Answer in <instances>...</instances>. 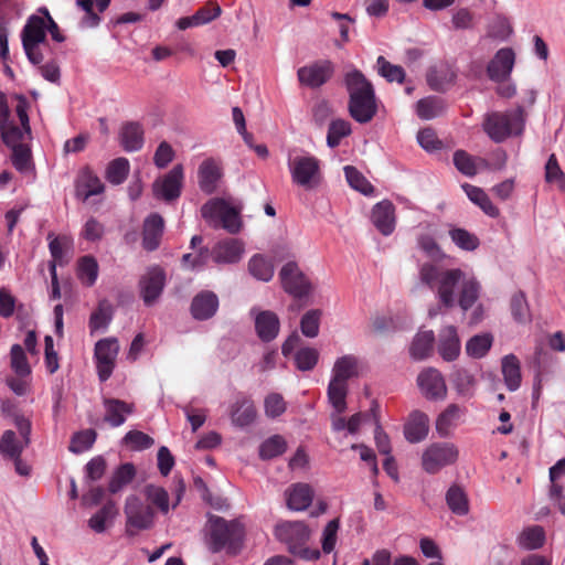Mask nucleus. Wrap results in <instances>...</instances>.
<instances>
[{"mask_svg":"<svg viewBox=\"0 0 565 565\" xmlns=\"http://www.w3.org/2000/svg\"><path fill=\"white\" fill-rule=\"evenodd\" d=\"M419 279L436 292L438 299L437 306L428 311L430 318L443 310L452 309L456 305L466 312L473 307L481 294L480 281L460 268L443 269L436 264L424 263L419 268Z\"/></svg>","mask_w":565,"mask_h":565,"instance_id":"1","label":"nucleus"},{"mask_svg":"<svg viewBox=\"0 0 565 565\" xmlns=\"http://www.w3.org/2000/svg\"><path fill=\"white\" fill-rule=\"evenodd\" d=\"M204 531L206 546L212 553L225 551L227 555L236 556L244 547L246 531L238 519L209 514Z\"/></svg>","mask_w":565,"mask_h":565,"instance_id":"2","label":"nucleus"},{"mask_svg":"<svg viewBox=\"0 0 565 565\" xmlns=\"http://www.w3.org/2000/svg\"><path fill=\"white\" fill-rule=\"evenodd\" d=\"M344 85L349 94L350 116L359 124L370 122L377 114V100L373 84L359 70L348 72Z\"/></svg>","mask_w":565,"mask_h":565,"instance_id":"3","label":"nucleus"},{"mask_svg":"<svg viewBox=\"0 0 565 565\" xmlns=\"http://www.w3.org/2000/svg\"><path fill=\"white\" fill-rule=\"evenodd\" d=\"M525 120V110L518 106L510 111H491L484 116L482 128L494 142H502L513 134L522 132Z\"/></svg>","mask_w":565,"mask_h":565,"instance_id":"4","label":"nucleus"},{"mask_svg":"<svg viewBox=\"0 0 565 565\" xmlns=\"http://www.w3.org/2000/svg\"><path fill=\"white\" fill-rule=\"evenodd\" d=\"M124 513L125 531L128 536H136L139 532L150 530L154 525L153 508L135 494L126 498Z\"/></svg>","mask_w":565,"mask_h":565,"instance_id":"5","label":"nucleus"},{"mask_svg":"<svg viewBox=\"0 0 565 565\" xmlns=\"http://www.w3.org/2000/svg\"><path fill=\"white\" fill-rule=\"evenodd\" d=\"M459 456L458 448L451 443H433L422 455V467L430 475L439 472L444 467L454 465Z\"/></svg>","mask_w":565,"mask_h":565,"instance_id":"6","label":"nucleus"},{"mask_svg":"<svg viewBox=\"0 0 565 565\" xmlns=\"http://www.w3.org/2000/svg\"><path fill=\"white\" fill-rule=\"evenodd\" d=\"M294 183L306 189L313 188L320 180V161L313 156H297L288 160Z\"/></svg>","mask_w":565,"mask_h":565,"instance_id":"7","label":"nucleus"},{"mask_svg":"<svg viewBox=\"0 0 565 565\" xmlns=\"http://www.w3.org/2000/svg\"><path fill=\"white\" fill-rule=\"evenodd\" d=\"M201 213L205 220H221L222 227L231 234L238 233L242 227L238 211L222 199L206 202L202 206Z\"/></svg>","mask_w":565,"mask_h":565,"instance_id":"8","label":"nucleus"},{"mask_svg":"<svg viewBox=\"0 0 565 565\" xmlns=\"http://www.w3.org/2000/svg\"><path fill=\"white\" fill-rule=\"evenodd\" d=\"M184 181L182 164H175L168 173L154 180L152 192L154 198L172 202L180 198Z\"/></svg>","mask_w":565,"mask_h":565,"instance_id":"9","label":"nucleus"},{"mask_svg":"<svg viewBox=\"0 0 565 565\" xmlns=\"http://www.w3.org/2000/svg\"><path fill=\"white\" fill-rule=\"evenodd\" d=\"M14 424L23 441L18 440L13 430H6L0 439V452L10 459L21 457L23 449L30 444L31 422L23 416H17Z\"/></svg>","mask_w":565,"mask_h":565,"instance_id":"10","label":"nucleus"},{"mask_svg":"<svg viewBox=\"0 0 565 565\" xmlns=\"http://www.w3.org/2000/svg\"><path fill=\"white\" fill-rule=\"evenodd\" d=\"M275 534L280 542L287 544L290 553L300 555L306 552L305 545L310 532L303 522L280 523L276 526Z\"/></svg>","mask_w":565,"mask_h":565,"instance_id":"11","label":"nucleus"},{"mask_svg":"<svg viewBox=\"0 0 565 565\" xmlns=\"http://www.w3.org/2000/svg\"><path fill=\"white\" fill-rule=\"evenodd\" d=\"M279 279L284 290L295 298L306 297L311 291L309 279L296 262H288L281 267Z\"/></svg>","mask_w":565,"mask_h":565,"instance_id":"12","label":"nucleus"},{"mask_svg":"<svg viewBox=\"0 0 565 565\" xmlns=\"http://www.w3.org/2000/svg\"><path fill=\"white\" fill-rule=\"evenodd\" d=\"M119 352V344L116 338H105L95 344V360L98 377L102 382L107 381L115 369V362Z\"/></svg>","mask_w":565,"mask_h":565,"instance_id":"13","label":"nucleus"},{"mask_svg":"<svg viewBox=\"0 0 565 565\" xmlns=\"http://www.w3.org/2000/svg\"><path fill=\"white\" fill-rule=\"evenodd\" d=\"M166 286V273L159 266H152L140 277L139 292L147 307L153 306Z\"/></svg>","mask_w":565,"mask_h":565,"instance_id":"14","label":"nucleus"},{"mask_svg":"<svg viewBox=\"0 0 565 565\" xmlns=\"http://www.w3.org/2000/svg\"><path fill=\"white\" fill-rule=\"evenodd\" d=\"M334 73V65L329 60H320L305 65L297 71L298 81L309 88H319L324 85Z\"/></svg>","mask_w":565,"mask_h":565,"instance_id":"15","label":"nucleus"},{"mask_svg":"<svg viewBox=\"0 0 565 565\" xmlns=\"http://www.w3.org/2000/svg\"><path fill=\"white\" fill-rule=\"evenodd\" d=\"M515 54L512 49H500L487 66L489 78L497 83L507 81L513 70Z\"/></svg>","mask_w":565,"mask_h":565,"instance_id":"16","label":"nucleus"},{"mask_svg":"<svg viewBox=\"0 0 565 565\" xmlns=\"http://www.w3.org/2000/svg\"><path fill=\"white\" fill-rule=\"evenodd\" d=\"M418 386L428 399H444L447 395V386L441 373L429 367L419 373L417 377Z\"/></svg>","mask_w":565,"mask_h":565,"instance_id":"17","label":"nucleus"},{"mask_svg":"<svg viewBox=\"0 0 565 565\" xmlns=\"http://www.w3.org/2000/svg\"><path fill=\"white\" fill-rule=\"evenodd\" d=\"M218 306L216 294L211 290H202L193 297L190 311L195 320L204 321L215 316Z\"/></svg>","mask_w":565,"mask_h":565,"instance_id":"18","label":"nucleus"},{"mask_svg":"<svg viewBox=\"0 0 565 565\" xmlns=\"http://www.w3.org/2000/svg\"><path fill=\"white\" fill-rule=\"evenodd\" d=\"M244 253V245L236 238H226L217 242L212 250L211 258L216 264H234L239 262Z\"/></svg>","mask_w":565,"mask_h":565,"instance_id":"19","label":"nucleus"},{"mask_svg":"<svg viewBox=\"0 0 565 565\" xmlns=\"http://www.w3.org/2000/svg\"><path fill=\"white\" fill-rule=\"evenodd\" d=\"M105 409L104 422L111 427H119L126 422V417L135 412V405L125 401L105 397L103 399Z\"/></svg>","mask_w":565,"mask_h":565,"instance_id":"20","label":"nucleus"},{"mask_svg":"<svg viewBox=\"0 0 565 565\" xmlns=\"http://www.w3.org/2000/svg\"><path fill=\"white\" fill-rule=\"evenodd\" d=\"M164 221L158 213L150 214L143 222L142 247L148 252L156 250L161 243Z\"/></svg>","mask_w":565,"mask_h":565,"instance_id":"21","label":"nucleus"},{"mask_svg":"<svg viewBox=\"0 0 565 565\" xmlns=\"http://www.w3.org/2000/svg\"><path fill=\"white\" fill-rule=\"evenodd\" d=\"M372 223L384 235L388 236L395 228V207L391 201L384 200L374 205Z\"/></svg>","mask_w":565,"mask_h":565,"instance_id":"22","label":"nucleus"},{"mask_svg":"<svg viewBox=\"0 0 565 565\" xmlns=\"http://www.w3.org/2000/svg\"><path fill=\"white\" fill-rule=\"evenodd\" d=\"M75 188L76 195L83 201L88 200L93 195L100 194L105 190L103 182L89 167L82 169L77 177Z\"/></svg>","mask_w":565,"mask_h":565,"instance_id":"23","label":"nucleus"},{"mask_svg":"<svg viewBox=\"0 0 565 565\" xmlns=\"http://www.w3.org/2000/svg\"><path fill=\"white\" fill-rule=\"evenodd\" d=\"M199 186L205 194L216 191L217 183L222 178V169L214 159L204 160L198 170Z\"/></svg>","mask_w":565,"mask_h":565,"instance_id":"24","label":"nucleus"},{"mask_svg":"<svg viewBox=\"0 0 565 565\" xmlns=\"http://www.w3.org/2000/svg\"><path fill=\"white\" fill-rule=\"evenodd\" d=\"M438 353L447 362L455 361L460 354V340L454 326L445 327L439 333Z\"/></svg>","mask_w":565,"mask_h":565,"instance_id":"25","label":"nucleus"},{"mask_svg":"<svg viewBox=\"0 0 565 565\" xmlns=\"http://www.w3.org/2000/svg\"><path fill=\"white\" fill-rule=\"evenodd\" d=\"M279 328V318L273 311H260L255 318L256 333L264 342L273 341L278 335Z\"/></svg>","mask_w":565,"mask_h":565,"instance_id":"26","label":"nucleus"},{"mask_svg":"<svg viewBox=\"0 0 565 565\" xmlns=\"http://www.w3.org/2000/svg\"><path fill=\"white\" fill-rule=\"evenodd\" d=\"M429 429L428 416L419 411H415L409 415V418L404 427L405 438L409 443H419L426 438Z\"/></svg>","mask_w":565,"mask_h":565,"instance_id":"27","label":"nucleus"},{"mask_svg":"<svg viewBox=\"0 0 565 565\" xmlns=\"http://www.w3.org/2000/svg\"><path fill=\"white\" fill-rule=\"evenodd\" d=\"M119 141L127 152L140 150L145 141L142 126L136 121L125 122L120 128Z\"/></svg>","mask_w":565,"mask_h":565,"instance_id":"28","label":"nucleus"},{"mask_svg":"<svg viewBox=\"0 0 565 565\" xmlns=\"http://www.w3.org/2000/svg\"><path fill=\"white\" fill-rule=\"evenodd\" d=\"M22 45H39L46 39V24L43 18L31 15L22 30Z\"/></svg>","mask_w":565,"mask_h":565,"instance_id":"29","label":"nucleus"},{"mask_svg":"<svg viewBox=\"0 0 565 565\" xmlns=\"http://www.w3.org/2000/svg\"><path fill=\"white\" fill-rule=\"evenodd\" d=\"M313 491L307 483H296L287 490V505L290 510H306L312 502Z\"/></svg>","mask_w":565,"mask_h":565,"instance_id":"30","label":"nucleus"},{"mask_svg":"<svg viewBox=\"0 0 565 565\" xmlns=\"http://www.w3.org/2000/svg\"><path fill=\"white\" fill-rule=\"evenodd\" d=\"M465 414V409L457 404H449L446 409L439 414L436 420V430L440 437L449 436L452 428H455Z\"/></svg>","mask_w":565,"mask_h":565,"instance_id":"31","label":"nucleus"},{"mask_svg":"<svg viewBox=\"0 0 565 565\" xmlns=\"http://www.w3.org/2000/svg\"><path fill=\"white\" fill-rule=\"evenodd\" d=\"M49 242V249L52 256V260L50 262V265H54L55 267L57 265L63 266L67 263V259L65 258L66 254L72 249L73 242L72 239L66 235H60L54 236L53 233H50L47 235Z\"/></svg>","mask_w":565,"mask_h":565,"instance_id":"32","label":"nucleus"},{"mask_svg":"<svg viewBox=\"0 0 565 565\" xmlns=\"http://www.w3.org/2000/svg\"><path fill=\"white\" fill-rule=\"evenodd\" d=\"M462 189L469 200L478 205L484 214L493 218L500 215V210L492 203L489 195L481 188L465 183L462 184Z\"/></svg>","mask_w":565,"mask_h":565,"instance_id":"33","label":"nucleus"},{"mask_svg":"<svg viewBox=\"0 0 565 565\" xmlns=\"http://www.w3.org/2000/svg\"><path fill=\"white\" fill-rule=\"evenodd\" d=\"M232 422L239 427L252 424L256 417V409L253 401L247 397L238 398L231 409Z\"/></svg>","mask_w":565,"mask_h":565,"instance_id":"34","label":"nucleus"},{"mask_svg":"<svg viewBox=\"0 0 565 565\" xmlns=\"http://www.w3.org/2000/svg\"><path fill=\"white\" fill-rule=\"evenodd\" d=\"M434 342L435 334L431 330L418 332L409 348L411 356L416 361L428 358L433 352Z\"/></svg>","mask_w":565,"mask_h":565,"instance_id":"35","label":"nucleus"},{"mask_svg":"<svg viewBox=\"0 0 565 565\" xmlns=\"http://www.w3.org/2000/svg\"><path fill=\"white\" fill-rule=\"evenodd\" d=\"M137 470L134 463L125 462L121 463L113 472L109 480L108 490L115 494L128 486L136 477Z\"/></svg>","mask_w":565,"mask_h":565,"instance_id":"36","label":"nucleus"},{"mask_svg":"<svg viewBox=\"0 0 565 565\" xmlns=\"http://www.w3.org/2000/svg\"><path fill=\"white\" fill-rule=\"evenodd\" d=\"M76 276L83 285L92 287L98 277V263L96 258L92 255L82 256L77 260Z\"/></svg>","mask_w":565,"mask_h":565,"instance_id":"37","label":"nucleus"},{"mask_svg":"<svg viewBox=\"0 0 565 565\" xmlns=\"http://www.w3.org/2000/svg\"><path fill=\"white\" fill-rule=\"evenodd\" d=\"M502 374L507 387L515 391L521 385V369L519 359L514 354H508L502 359Z\"/></svg>","mask_w":565,"mask_h":565,"instance_id":"38","label":"nucleus"},{"mask_svg":"<svg viewBox=\"0 0 565 565\" xmlns=\"http://www.w3.org/2000/svg\"><path fill=\"white\" fill-rule=\"evenodd\" d=\"M359 360L352 354L339 358L332 370V379L347 383L349 379L358 375Z\"/></svg>","mask_w":565,"mask_h":565,"instance_id":"39","label":"nucleus"},{"mask_svg":"<svg viewBox=\"0 0 565 565\" xmlns=\"http://www.w3.org/2000/svg\"><path fill=\"white\" fill-rule=\"evenodd\" d=\"M113 319V306L104 299L98 302L97 309L92 312L88 327L90 333L98 330H105Z\"/></svg>","mask_w":565,"mask_h":565,"instance_id":"40","label":"nucleus"},{"mask_svg":"<svg viewBox=\"0 0 565 565\" xmlns=\"http://www.w3.org/2000/svg\"><path fill=\"white\" fill-rule=\"evenodd\" d=\"M516 541L524 550H537L544 545L545 531L540 525L527 526L519 534Z\"/></svg>","mask_w":565,"mask_h":565,"instance_id":"41","label":"nucleus"},{"mask_svg":"<svg viewBox=\"0 0 565 565\" xmlns=\"http://www.w3.org/2000/svg\"><path fill=\"white\" fill-rule=\"evenodd\" d=\"M456 76V72L445 65L439 68H431L427 74V83L433 89L444 92L455 82Z\"/></svg>","mask_w":565,"mask_h":565,"instance_id":"42","label":"nucleus"},{"mask_svg":"<svg viewBox=\"0 0 565 565\" xmlns=\"http://www.w3.org/2000/svg\"><path fill=\"white\" fill-rule=\"evenodd\" d=\"M0 132L4 145L11 149L24 146L25 143H23V140L25 137H30L22 126L19 127L10 120L0 125Z\"/></svg>","mask_w":565,"mask_h":565,"instance_id":"43","label":"nucleus"},{"mask_svg":"<svg viewBox=\"0 0 565 565\" xmlns=\"http://www.w3.org/2000/svg\"><path fill=\"white\" fill-rule=\"evenodd\" d=\"M446 502L449 509L457 515H466L469 512V502L463 489L457 484L451 486L446 493Z\"/></svg>","mask_w":565,"mask_h":565,"instance_id":"44","label":"nucleus"},{"mask_svg":"<svg viewBox=\"0 0 565 565\" xmlns=\"http://www.w3.org/2000/svg\"><path fill=\"white\" fill-rule=\"evenodd\" d=\"M493 337L490 333L476 334L466 344V352L473 359L483 358L491 349Z\"/></svg>","mask_w":565,"mask_h":565,"instance_id":"45","label":"nucleus"},{"mask_svg":"<svg viewBox=\"0 0 565 565\" xmlns=\"http://www.w3.org/2000/svg\"><path fill=\"white\" fill-rule=\"evenodd\" d=\"M129 161L126 158L111 160L106 169V179L109 183L118 185L125 182L129 173Z\"/></svg>","mask_w":565,"mask_h":565,"instance_id":"46","label":"nucleus"},{"mask_svg":"<svg viewBox=\"0 0 565 565\" xmlns=\"http://www.w3.org/2000/svg\"><path fill=\"white\" fill-rule=\"evenodd\" d=\"M343 171L345 179L352 189L363 193L364 195L373 194L374 186L355 167L345 166Z\"/></svg>","mask_w":565,"mask_h":565,"instance_id":"47","label":"nucleus"},{"mask_svg":"<svg viewBox=\"0 0 565 565\" xmlns=\"http://www.w3.org/2000/svg\"><path fill=\"white\" fill-rule=\"evenodd\" d=\"M348 384L331 379L328 386V397L338 413H343L347 408Z\"/></svg>","mask_w":565,"mask_h":565,"instance_id":"48","label":"nucleus"},{"mask_svg":"<svg viewBox=\"0 0 565 565\" xmlns=\"http://www.w3.org/2000/svg\"><path fill=\"white\" fill-rule=\"evenodd\" d=\"M287 444L282 436L274 435L262 443L259 446V457L263 460H269L282 455L286 451Z\"/></svg>","mask_w":565,"mask_h":565,"instance_id":"49","label":"nucleus"},{"mask_svg":"<svg viewBox=\"0 0 565 565\" xmlns=\"http://www.w3.org/2000/svg\"><path fill=\"white\" fill-rule=\"evenodd\" d=\"M249 273L257 279L269 281L274 276V266L263 255H254L248 262Z\"/></svg>","mask_w":565,"mask_h":565,"instance_id":"50","label":"nucleus"},{"mask_svg":"<svg viewBox=\"0 0 565 565\" xmlns=\"http://www.w3.org/2000/svg\"><path fill=\"white\" fill-rule=\"evenodd\" d=\"M10 366L19 376L24 377L31 374V366L23 348L20 344H13L10 350Z\"/></svg>","mask_w":565,"mask_h":565,"instance_id":"51","label":"nucleus"},{"mask_svg":"<svg viewBox=\"0 0 565 565\" xmlns=\"http://www.w3.org/2000/svg\"><path fill=\"white\" fill-rule=\"evenodd\" d=\"M117 513L116 504L113 501L106 502L88 521V525L97 533L106 529V522L111 520Z\"/></svg>","mask_w":565,"mask_h":565,"instance_id":"52","label":"nucleus"},{"mask_svg":"<svg viewBox=\"0 0 565 565\" xmlns=\"http://www.w3.org/2000/svg\"><path fill=\"white\" fill-rule=\"evenodd\" d=\"M443 108L441 99L434 96L419 99L416 104L417 116L425 120L433 119L440 115Z\"/></svg>","mask_w":565,"mask_h":565,"instance_id":"53","label":"nucleus"},{"mask_svg":"<svg viewBox=\"0 0 565 565\" xmlns=\"http://www.w3.org/2000/svg\"><path fill=\"white\" fill-rule=\"evenodd\" d=\"M97 433L94 429H84L73 435L70 444V451L82 454L90 449L96 441Z\"/></svg>","mask_w":565,"mask_h":565,"instance_id":"54","label":"nucleus"},{"mask_svg":"<svg viewBox=\"0 0 565 565\" xmlns=\"http://www.w3.org/2000/svg\"><path fill=\"white\" fill-rule=\"evenodd\" d=\"M510 309L513 319L519 323L531 321V312L524 292L514 294L510 301Z\"/></svg>","mask_w":565,"mask_h":565,"instance_id":"55","label":"nucleus"},{"mask_svg":"<svg viewBox=\"0 0 565 565\" xmlns=\"http://www.w3.org/2000/svg\"><path fill=\"white\" fill-rule=\"evenodd\" d=\"M351 134V124L345 119H334L330 122L327 143L331 148H335L340 145L342 138Z\"/></svg>","mask_w":565,"mask_h":565,"instance_id":"56","label":"nucleus"},{"mask_svg":"<svg viewBox=\"0 0 565 565\" xmlns=\"http://www.w3.org/2000/svg\"><path fill=\"white\" fill-rule=\"evenodd\" d=\"M451 241L463 250H475L479 247V238L465 228L455 227L449 231Z\"/></svg>","mask_w":565,"mask_h":565,"instance_id":"57","label":"nucleus"},{"mask_svg":"<svg viewBox=\"0 0 565 565\" xmlns=\"http://www.w3.org/2000/svg\"><path fill=\"white\" fill-rule=\"evenodd\" d=\"M545 181L555 184L559 191L565 192V173L559 168L555 154H551L545 164Z\"/></svg>","mask_w":565,"mask_h":565,"instance_id":"58","label":"nucleus"},{"mask_svg":"<svg viewBox=\"0 0 565 565\" xmlns=\"http://www.w3.org/2000/svg\"><path fill=\"white\" fill-rule=\"evenodd\" d=\"M122 441L131 450H136V451L149 449L154 444V440L152 437L145 434L143 431L136 430V429L129 430L125 435Z\"/></svg>","mask_w":565,"mask_h":565,"instance_id":"59","label":"nucleus"},{"mask_svg":"<svg viewBox=\"0 0 565 565\" xmlns=\"http://www.w3.org/2000/svg\"><path fill=\"white\" fill-rule=\"evenodd\" d=\"M321 310L312 309L307 311L300 321V329L305 337L315 338L319 333Z\"/></svg>","mask_w":565,"mask_h":565,"instance_id":"60","label":"nucleus"},{"mask_svg":"<svg viewBox=\"0 0 565 565\" xmlns=\"http://www.w3.org/2000/svg\"><path fill=\"white\" fill-rule=\"evenodd\" d=\"M456 169L466 177L476 175L475 157L465 150H456L452 157Z\"/></svg>","mask_w":565,"mask_h":565,"instance_id":"61","label":"nucleus"},{"mask_svg":"<svg viewBox=\"0 0 565 565\" xmlns=\"http://www.w3.org/2000/svg\"><path fill=\"white\" fill-rule=\"evenodd\" d=\"M145 494L147 497V500L150 501L153 505H156L163 514L168 513L169 495L163 488L156 487L153 484H148L145 488Z\"/></svg>","mask_w":565,"mask_h":565,"instance_id":"62","label":"nucleus"},{"mask_svg":"<svg viewBox=\"0 0 565 565\" xmlns=\"http://www.w3.org/2000/svg\"><path fill=\"white\" fill-rule=\"evenodd\" d=\"M377 65L380 74L388 82L403 83L405 78V71L402 66L391 64L383 56H379Z\"/></svg>","mask_w":565,"mask_h":565,"instance_id":"63","label":"nucleus"},{"mask_svg":"<svg viewBox=\"0 0 565 565\" xmlns=\"http://www.w3.org/2000/svg\"><path fill=\"white\" fill-rule=\"evenodd\" d=\"M11 161L13 167L20 172H28L31 169V150L28 145L14 147L11 149Z\"/></svg>","mask_w":565,"mask_h":565,"instance_id":"64","label":"nucleus"}]
</instances>
